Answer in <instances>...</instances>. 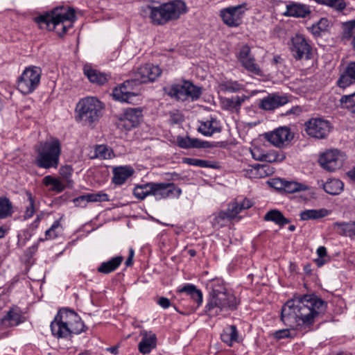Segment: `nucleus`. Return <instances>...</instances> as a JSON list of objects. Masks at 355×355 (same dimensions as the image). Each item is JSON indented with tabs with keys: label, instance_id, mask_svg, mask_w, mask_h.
Segmentation results:
<instances>
[{
	"label": "nucleus",
	"instance_id": "052dcab7",
	"mask_svg": "<svg viewBox=\"0 0 355 355\" xmlns=\"http://www.w3.org/2000/svg\"><path fill=\"white\" fill-rule=\"evenodd\" d=\"M98 196H100L97 194L88 193L87 195H82L78 197H76L73 200H98Z\"/></svg>",
	"mask_w": 355,
	"mask_h": 355
},
{
	"label": "nucleus",
	"instance_id": "13d9d810",
	"mask_svg": "<svg viewBox=\"0 0 355 355\" xmlns=\"http://www.w3.org/2000/svg\"><path fill=\"white\" fill-rule=\"evenodd\" d=\"M274 336L277 339L291 337L290 331L288 329L278 330L275 332Z\"/></svg>",
	"mask_w": 355,
	"mask_h": 355
},
{
	"label": "nucleus",
	"instance_id": "603ef678",
	"mask_svg": "<svg viewBox=\"0 0 355 355\" xmlns=\"http://www.w3.org/2000/svg\"><path fill=\"white\" fill-rule=\"evenodd\" d=\"M355 29V20L346 21L343 24V31L342 32V39L349 40L353 35V31Z\"/></svg>",
	"mask_w": 355,
	"mask_h": 355
},
{
	"label": "nucleus",
	"instance_id": "f704fd0d",
	"mask_svg": "<svg viewBox=\"0 0 355 355\" xmlns=\"http://www.w3.org/2000/svg\"><path fill=\"white\" fill-rule=\"evenodd\" d=\"M123 260L122 256H117L111 259L101 263L97 270L98 272L103 274H109L116 270L121 265Z\"/></svg>",
	"mask_w": 355,
	"mask_h": 355
},
{
	"label": "nucleus",
	"instance_id": "7ed1b4c3",
	"mask_svg": "<svg viewBox=\"0 0 355 355\" xmlns=\"http://www.w3.org/2000/svg\"><path fill=\"white\" fill-rule=\"evenodd\" d=\"M86 329L80 317L73 310L67 308L60 309L51 323L52 334L57 338H68Z\"/></svg>",
	"mask_w": 355,
	"mask_h": 355
},
{
	"label": "nucleus",
	"instance_id": "c03bdc74",
	"mask_svg": "<svg viewBox=\"0 0 355 355\" xmlns=\"http://www.w3.org/2000/svg\"><path fill=\"white\" fill-rule=\"evenodd\" d=\"M340 106L355 113V92L349 95H344L340 99Z\"/></svg>",
	"mask_w": 355,
	"mask_h": 355
},
{
	"label": "nucleus",
	"instance_id": "0e129e2a",
	"mask_svg": "<svg viewBox=\"0 0 355 355\" xmlns=\"http://www.w3.org/2000/svg\"><path fill=\"white\" fill-rule=\"evenodd\" d=\"M282 61H283L282 58L279 55H276L273 57V58L272 60V64H280L282 62Z\"/></svg>",
	"mask_w": 355,
	"mask_h": 355
},
{
	"label": "nucleus",
	"instance_id": "338daca9",
	"mask_svg": "<svg viewBox=\"0 0 355 355\" xmlns=\"http://www.w3.org/2000/svg\"><path fill=\"white\" fill-rule=\"evenodd\" d=\"M107 350L108 352H110L112 354H117L119 351H118V347L117 346H114V347H108L107 348Z\"/></svg>",
	"mask_w": 355,
	"mask_h": 355
},
{
	"label": "nucleus",
	"instance_id": "b1692460",
	"mask_svg": "<svg viewBox=\"0 0 355 355\" xmlns=\"http://www.w3.org/2000/svg\"><path fill=\"white\" fill-rule=\"evenodd\" d=\"M141 335L142 338L138 345L139 350L143 354H148L156 347V335L151 331H142Z\"/></svg>",
	"mask_w": 355,
	"mask_h": 355
},
{
	"label": "nucleus",
	"instance_id": "1a4fd4ad",
	"mask_svg": "<svg viewBox=\"0 0 355 355\" xmlns=\"http://www.w3.org/2000/svg\"><path fill=\"white\" fill-rule=\"evenodd\" d=\"M41 76L40 67L36 66L26 67L17 79V89L23 95L33 93L40 84Z\"/></svg>",
	"mask_w": 355,
	"mask_h": 355
},
{
	"label": "nucleus",
	"instance_id": "680f3d73",
	"mask_svg": "<svg viewBox=\"0 0 355 355\" xmlns=\"http://www.w3.org/2000/svg\"><path fill=\"white\" fill-rule=\"evenodd\" d=\"M317 254L318 255V257H323L324 258L327 256V249L324 246H320L317 250Z\"/></svg>",
	"mask_w": 355,
	"mask_h": 355
},
{
	"label": "nucleus",
	"instance_id": "4468645a",
	"mask_svg": "<svg viewBox=\"0 0 355 355\" xmlns=\"http://www.w3.org/2000/svg\"><path fill=\"white\" fill-rule=\"evenodd\" d=\"M264 137L273 146L282 148L289 145L294 135L289 128L282 126L275 129L272 132L265 133Z\"/></svg>",
	"mask_w": 355,
	"mask_h": 355
},
{
	"label": "nucleus",
	"instance_id": "4c0bfd02",
	"mask_svg": "<svg viewBox=\"0 0 355 355\" xmlns=\"http://www.w3.org/2000/svg\"><path fill=\"white\" fill-rule=\"evenodd\" d=\"M43 183L49 190L56 193L62 192L67 187L63 181L51 175L45 176L43 179Z\"/></svg>",
	"mask_w": 355,
	"mask_h": 355
},
{
	"label": "nucleus",
	"instance_id": "69168bd1",
	"mask_svg": "<svg viewBox=\"0 0 355 355\" xmlns=\"http://www.w3.org/2000/svg\"><path fill=\"white\" fill-rule=\"evenodd\" d=\"M315 262L318 266L320 267L326 263V261L324 259L323 257H318L315 259Z\"/></svg>",
	"mask_w": 355,
	"mask_h": 355
},
{
	"label": "nucleus",
	"instance_id": "c85d7f7f",
	"mask_svg": "<svg viewBox=\"0 0 355 355\" xmlns=\"http://www.w3.org/2000/svg\"><path fill=\"white\" fill-rule=\"evenodd\" d=\"M248 171L250 178H263L273 173L274 169L268 164H256L250 165Z\"/></svg>",
	"mask_w": 355,
	"mask_h": 355
},
{
	"label": "nucleus",
	"instance_id": "f3484780",
	"mask_svg": "<svg viewBox=\"0 0 355 355\" xmlns=\"http://www.w3.org/2000/svg\"><path fill=\"white\" fill-rule=\"evenodd\" d=\"M162 5L168 22L179 19L187 11L185 3L181 0H173Z\"/></svg>",
	"mask_w": 355,
	"mask_h": 355
},
{
	"label": "nucleus",
	"instance_id": "0eeeda50",
	"mask_svg": "<svg viewBox=\"0 0 355 355\" xmlns=\"http://www.w3.org/2000/svg\"><path fill=\"white\" fill-rule=\"evenodd\" d=\"M103 109V104L96 97H85L76 105V119L84 125H92L101 117Z\"/></svg>",
	"mask_w": 355,
	"mask_h": 355
},
{
	"label": "nucleus",
	"instance_id": "774afa93",
	"mask_svg": "<svg viewBox=\"0 0 355 355\" xmlns=\"http://www.w3.org/2000/svg\"><path fill=\"white\" fill-rule=\"evenodd\" d=\"M348 176L355 181V166L347 173Z\"/></svg>",
	"mask_w": 355,
	"mask_h": 355
},
{
	"label": "nucleus",
	"instance_id": "72a5a7b5",
	"mask_svg": "<svg viewBox=\"0 0 355 355\" xmlns=\"http://www.w3.org/2000/svg\"><path fill=\"white\" fill-rule=\"evenodd\" d=\"M251 201H232L228 205L227 213L232 219L235 218L243 210L252 207Z\"/></svg>",
	"mask_w": 355,
	"mask_h": 355
},
{
	"label": "nucleus",
	"instance_id": "2f4dec72",
	"mask_svg": "<svg viewBox=\"0 0 355 355\" xmlns=\"http://www.w3.org/2000/svg\"><path fill=\"white\" fill-rule=\"evenodd\" d=\"M252 154L255 159L270 163L282 162L286 158L284 153L282 150H270L259 156H257L256 151H252Z\"/></svg>",
	"mask_w": 355,
	"mask_h": 355
},
{
	"label": "nucleus",
	"instance_id": "5701e85b",
	"mask_svg": "<svg viewBox=\"0 0 355 355\" xmlns=\"http://www.w3.org/2000/svg\"><path fill=\"white\" fill-rule=\"evenodd\" d=\"M354 83H355V61L348 63L337 80L338 86L343 89Z\"/></svg>",
	"mask_w": 355,
	"mask_h": 355
},
{
	"label": "nucleus",
	"instance_id": "393cba45",
	"mask_svg": "<svg viewBox=\"0 0 355 355\" xmlns=\"http://www.w3.org/2000/svg\"><path fill=\"white\" fill-rule=\"evenodd\" d=\"M146 10L149 12V17L153 25L163 26L168 23L162 4L158 6L148 5Z\"/></svg>",
	"mask_w": 355,
	"mask_h": 355
},
{
	"label": "nucleus",
	"instance_id": "c9c22d12",
	"mask_svg": "<svg viewBox=\"0 0 355 355\" xmlns=\"http://www.w3.org/2000/svg\"><path fill=\"white\" fill-rule=\"evenodd\" d=\"M223 342L228 346H232L234 343H239V334L235 325H230L223 329L220 335Z\"/></svg>",
	"mask_w": 355,
	"mask_h": 355
},
{
	"label": "nucleus",
	"instance_id": "9b49d317",
	"mask_svg": "<svg viewBox=\"0 0 355 355\" xmlns=\"http://www.w3.org/2000/svg\"><path fill=\"white\" fill-rule=\"evenodd\" d=\"M247 10L246 3L229 6L220 10V17L227 26L238 27L242 24L243 15Z\"/></svg>",
	"mask_w": 355,
	"mask_h": 355
},
{
	"label": "nucleus",
	"instance_id": "ddd939ff",
	"mask_svg": "<svg viewBox=\"0 0 355 355\" xmlns=\"http://www.w3.org/2000/svg\"><path fill=\"white\" fill-rule=\"evenodd\" d=\"M236 58L241 66L249 73L256 76H262L263 72L259 65L256 62L254 56L251 53L250 46L243 45L236 53Z\"/></svg>",
	"mask_w": 355,
	"mask_h": 355
},
{
	"label": "nucleus",
	"instance_id": "79ce46f5",
	"mask_svg": "<svg viewBox=\"0 0 355 355\" xmlns=\"http://www.w3.org/2000/svg\"><path fill=\"white\" fill-rule=\"evenodd\" d=\"M343 183L338 179H330L323 185L325 192L335 196L339 194L343 189Z\"/></svg>",
	"mask_w": 355,
	"mask_h": 355
},
{
	"label": "nucleus",
	"instance_id": "f257e3e1",
	"mask_svg": "<svg viewBox=\"0 0 355 355\" xmlns=\"http://www.w3.org/2000/svg\"><path fill=\"white\" fill-rule=\"evenodd\" d=\"M326 307V302L315 295H300L287 301L282 309L281 320L292 329H309Z\"/></svg>",
	"mask_w": 355,
	"mask_h": 355
},
{
	"label": "nucleus",
	"instance_id": "20e7f679",
	"mask_svg": "<svg viewBox=\"0 0 355 355\" xmlns=\"http://www.w3.org/2000/svg\"><path fill=\"white\" fill-rule=\"evenodd\" d=\"M75 11L71 8L57 7L50 12L35 17V21L42 29L52 31L61 25L62 32H58L60 37L67 33L76 21Z\"/></svg>",
	"mask_w": 355,
	"mask_h": 355
},
{
	"label": "nucleus",
	"instance_id": "9d476101",
	"mask_svg": "<svg viewBox=\"0 0 355 355\" xmlns=\"http://www.w3.org/2000/svg\"><path fill=\"white\" fill-rule=\"evenodd\" d=\"M289 49L296 60H309L312 58V47L302 34H296L292 37Z\"/></svg>",
	"mask_w": 355,
	"mask_h": 355
},
{
	"label": "nucleus",
	"instance_id": "aec40b11",
	"mask_svg": "<svg viewBox=\"0 0 355 355\" xmlns=\"http://www.w3.org/2000/svg\"><path fill=\"white\" fill-rule=\"evenodd\" d=\"M83 73L90 83L98 85H105L111 78L110 75L94 69L90 64H85Z\"/></svg>",
	"mask_w": 355,
	"mask_h": 355
},
{
	"label": "nucleus",
	"instance_id": "58836bf2",
	"mask_svg": "<svg viewBox=\"0 0 355 355\" xmlns=\"http://www.w3.org/2000/svg\"><path fill=\"white\" fill-rule=\"evenodd\" d=\"M329 26V20L326 17H322L316 23L312 24L309 29L315 37H320L322 33L328 32Z\"/></svg>",
	"mask_w": 355,
	"mask_h": 355
},
{
	"label": "nucleus",
	"instance_id": "864d4df0",
	"mask_svg": "<svg viewBox=\"0 0 355 355\" xmlns=\"http://www.w3.org/2000/svg\"><path fill=\"white\" fill-rule=\"evenodd\" d=\"M60 226V221L59 220H55L53 223L51 227L45 232V238L44 239H41L40 241H44L45 240L52 239L56 238L58 236V232H56V230Z\"/></svg>",
	"mask_w": 355,
	"mask_h": 355
},
{
	"label": "nucleus",
	"instance_id": "37998d69",
	"mask_svg": "<svg viewBox=\"0 0 355 355\" xmlns=\"http://www.w3.org/2000/svg\"><path fill=\"white\" fill-rule=\"evenodd\" d=\"M114 157V152L111 148L107 145L101 144L94 146V155L92 158L101 159H111Z\"/></svg>",
	"mask_w": 355,
	"mask_h": 355
},
{
	"label": "nucleus",
	"instance_id": "473e14b6",
	"mask_svg": "<svg viewBox=\"0 0 355 355\" xmlns=\"http://www.w3.org/2000/svg\"><path fill=\"white\" fill-rule=\"evenodd\" d=\"M248 98L245 95L225 98L222 101V106L225 110L238 112L242 103Z\"/></svg>",
	"mask_w": 355,
	"mask_h": 355
},
{
	"label": "nucleus",
	"instance_id": "4be33fe9",
	"mask_svg": "<svg viewBox=\"0 0 355 355\" xmlns=\"http://www.w3.org/2000/svg\"><path fill=\"white\" fill-rule=\"evenodd\" d=\"M288 101L286 96L270 94L261 101L259 107L265 110H272L286 104Z\"/></svg>",
	"mask_w": 355,
	"mask_h": 355
},
{
	"label": "nucleus",
	"instance_id": "09e8293b",
	"mask_svg": "<svg viewBox=\"0 0 355 355\" xmlns=\"http://www.w3.org/2000/svg\"><path fill=\"white\" fill-rule=\"evenodd\" d=\"M222 91L227 92H237L243 89V85L237 81L227 80L220 85Z\"/></svg>",
	"mask_w": 355,
	"mask_h": 355
},
{
	"label": "nucleus",
	"instance_id": "3c124183",
	"mask_svg": "<svg viewBox=\"0 0 355 355\" xmlns=\"http://www.w3.org/2000/svg\"><path fill=\"white\" fill-rule=\"evenodd\" d=\"M182 162L190 166H195L200 168H207L211 166L209 161L197 158L184 157L182 159Z\"/></svg>",
	"mask_w": 355,
	"mask_h": 355
},
{
	"label": "nucleus",
	"instance_id": "5fc2aeb1",
	"mask_svg": "<svg viewBox=\"0 0 355 355\" xmlns=\"http://www.w3.org/2000/svg\"><path fill=\"white\" fill-rule=\"evenodd\" d=\"M285 179L277 178H271L267 181L269 186L272 188H274L275 190L279 191H284V185H285Z\"/></svg>",
	"mask_w": 355,
	"mask_h": 355
},
{
	"label": "nucleus",
	"instance_id": "2eb2a0df",
	"mask_svg": "<svg viewBox=\"0 0 355 355\" xmlns=\"http://www.w3.org/2000/svg\"><path fill=\"white\" fill-rule=\"evenodd\" d=\"M343 156L338 150L331 149L322 153L318 162L324 169L333 172L343 166Z\"/></svg>",
	"mask_w": 355,
	"mask_h": 355
},
{
	"label": "nucleus",
	"instance_id": "423d86ee",
	"mask_svg": "<svg viewBox=\"0 0 355 355\" xmlns=\"http://www.w3.org/2000/svg\"><path fill=\"white\" fill-rule=\"evenodd\" d=\"M181 192V189L173 183L153 182L137 184L133 189L134 196L139 200H144L150 196L162 198H178Z\"/></svg>",
	"mask_w": 355,
	"mask_h": 355
},
{
	"label": "nucleus",
	"instance_id": "e433bc0d",
	"mask_svg": "<svg viewBox=\"0 0 355 355\" xmlns=\"http://www.w3.org/2000/svg\"><path fill=\"white\" fill-rule=\"evenodd\" d=\"M263 219L266 221H272L275 224L283 227L290 223V220L285 218L284 215L277 209H272L268 211L263 216Z\"/></svg>",
	"mask_w": 355,
	"mask_h": 355
},
{
	"label": "nucleus",
	"instance_id": "bb28decb",
	"mask_svg": "<svg viewBox=\"0 0 355 355\" xmlns=\"http://www.w3.org/2000/svg\"><path fill=\"white\" fill-rule=\"evenodd\" d=\"M198 130L205 136H211L214 133L220 132L221 126L216 118L210 117V119L200 122Z\"/></svg>",
	"mask_w": 355,
	"mask_h": 355
},
{
	"label": "nucleus",
	"instance_id": "de8ad7c7",
	"mask_svg": "<svg viewBox=\"0 0 355 355\" xmlns=\"http://www.w3.org/2000/svg\"><path fill=\"white\" fill-rule=\"evenodd\" d=\"M198 142V139L191 138L189 137H178L177 138V144L179 147L182 148H196L198 144L196 143Z\"/></svg>",
	"mask_w": 355,
	"mask_h": 355
},
{
	"label": "nucleus",
	"instance_id": "a18cd8bd",
	"mask_svg": "<svg viewBox=\"0 0 355 355\" xmlns=\"http://www.w3.org/2000/svg\"><path fill=\"white\" fill-rule=\"evenodd\" d=\"M73 169L70 165H65L60 168V174L63 179V182L67 184V187H73V180L71 175L73 174Z\"/></svg>",
	"mask_w": 355,
	"mask_h": 355
},
{
	"label": "nucleus",
	"instance_id": "8fccbe9b",
	"mask_svg": "<svg viewBox=\"0 0 355 355\" xmlns=\"http://www.w3.org/2000/svg\"><path fill=\"white\" fill-rule=\"evenodd\" d=\"M13 213V206L10 201H0V219L11 216Z\"/></svg>",
	"mask_w": 355,
	"mask_h": 355
},
{
	"label": "nucleus",
	"instance_id": "39448f33",
	"mask_svg": "<svg viewBox=\"0 0 355 355\" xmlns=\"http://www.w3.org/2000/svg\"><path fill=\"white\" fill-rule=\"evenodd\" d=\"M239 303L234 294L227 292L224 286H217L210 292L205 311L209 315H216L235 310Z\"/></svg>",
	"mask_w": 355,
	"mask_h": 355
},
{
	"label": "nucleus",
	"instance_id": "a19ab883",
	"mask_svg": "<svg viewBox=\"0 0 355 355\" xmlns=\"http://www.w3.org/2000/svg\"><path fill=\"white\" fill-rule=\"evenodd\" d=\"M202 88L193 85L191 81H187V87L185 89V101H196L200 98L202 94Z\"/></svg>",
	"mask_w": 355,
	"mask_h": 355
},
{
	"label": "nucleus",
	"instance_id": "6e6d98bb",
	"mask_svg": "<svg viewBox=\"0 0 355 355\" xmlns=\"http://www.w3.org/2000/svg\"><path fill=\"white\" fill-rule=\"evenodd\" d=\"M35 201H31L29 205L26 207L24 214V218L25 220L31 218L36 211V208L34 204Z\"/></svg>",
	"mask_w": 355,
	"mask_h": 355
},
{
	"label": "nucleus",
	"instance_id": "6e6552de",
	"mask_svg": "<svg viewBox=\"0 0 355 355\" xmlns=\"http://www.w3.org/2000/svg\"><path fill=\"white\" fill-rule=\"evenodd\" d=\"M60 153V141L58 139H53L51 141L41 145L34 163L40 168H56L59 164Z\"/></svg>",
	"mask_w": 355,
	"mask_h": 355
},
{
	"label": "nucleus",
	"instance_id": "f03ea898",
	"mask_svg": "<svg viewBox=\"0 0 355 355\" xmlns=\"http://www.w3.org/2000/svg\"><path fill=\"white\" fill-rule=\"evenodd\" d=\"M161 74L162 70L157 65L148 63L141 66L135 73L134 78L124 81L113 89V98L130 103L132 98L136 96L134 92L136 87L142 83L154 82Z\"/></svg>",
	"mask_w": 355,
	"mask_h": 355
},
{
	"label": "nucleus",
	"instance_id": "dca6fc26",
	"mask_svg": "<svg viewBox=\"0 0 355 355\" xmlns=\"http://www.w3.org/2000/svg\"><path fill=\"white\" fill-rule=\"evenodd\" d=\"M317 189L307 185L295 182L286 180L283 192L287 193H298L302 200L316 198Z\"/></svg>",
	"mask_w": 355,
	"mask_h": 355
},
{
	"label": "nucleus",
	"instance_id": "f8f14e48",
	"mask_svg": "<svg viewBox=\"0 0 355 355\" xmlns=\"http://www.w3.org/2000/svg\"><path fill=\"white\" fill-rule=\"evenodd\" d=\"M332 129L331 123L322 118H311L305 123V131L311 137L322 139L328 137Z\"/></svg>",
	"mask_w": 355,
	"mask_h": 355
},
{
	"label": "nucleus",
	"instance_id": "e2e57ef3",
	"mask_svg": "<svg viewBox=\"0 0 355 355\" xmlns=\"http://www.w3.org/2000/svg\"><path fill=\"white\" fill-rule=\"evenodd\" d=\"M44 216V213L43 212H41L40 214H38L36 217V218L35 219L33 225H35V227H37L39 223L40 222V220L43 218Z\"/></svg>",
	"mask_w": 355,
	"mask_h": 355
},
{
	"label": "nucleus",
	"instance_id": "a878e982",
	"mask_svg": "<svg viewBox=\"0 0 355 355\" xmlns=\"http://www.w3.org/2000/svg\"><path fill=\"white\" fill-rule=\"evenodd\" d=\"M187 81L183 80L182 84H173L164 87V92L166 94L176 101H185V89L187 87Z\"/></svg>",
	"mask_w": 355,
	"mask_h": 355
},
{
	"label": "nucleus",
	"instance_id": "4d7b16f0",
	"mask_svg": "<svg viewBox=\"0 0 355 355\" xmlns=\"http://www.w3.org/2000/svg\"><path fill=\"white\" fill-rule=\"evenodd\" d=\"M196 144H198V146H196V148H211L215 146H225V142H219L218 145H214L209 141H201L200 139H198V142H197Z\"/></svg>",
	"mask_w": 355,
	"mask_h": 355
},
{
	"label": "nucleus",
	"instance_id": "cd10ccee",
	"mask_svg": "<svg viewBox=\"0 0 355 355\" xmlns=\"http://www.w3.org/2000/svg\"><path fill=\"white\" fill-rule=\"evenodd\" d=\"M134 170L131 166H118L113 169L112 182L117 185L123 184L126 180L132 175Z\"/></svg>",
	"mask_w": 355,
	"mask_h": 355
},
{
	"label": "nucleus",
	"instance_id": "49530a36",
	"mask_svg": "<svg viewBox=\"0 0 355 355\" xmlns=\"http://www.w3.org/2000/svg\"><path fill=\"white\" fill-rule=\"evenodd\" d=\"M232 220L227 211H221L216 214L213 219V226L221 227L225 226L228 221Z\"/></svg>",
	"mask_w": 355,
	"mask_h": 355
},
{
	"label": "nucleus",
	"instance_id": "412c9836",
	"mask_svg": "<svg viewBox=\"0 0 355 355\" xmlns=\"http://www.w3.org/2000/svg\"><path fill=\"white\" fill-rule=\"evenodd\" d=\"M24 321L20 311L17 309H10L1 319L0 327L6 329L11 327L17 326Z\"/></svg>",
	"mask_w": 355,
	"mask_h": 355
},
{
	"label": "nucleus",
	"instance_id": "7c9ffc66",
	"mask_svg": "<svg viewBox=\"0 0 355 355\" xmlns=\"http://www.w3.org/2000/svg\"><path fill=\"white\" fill-rule=\"evenodd\" d=\"M180 293H184L189 297L193 302L197 304V306L201 305L202 302V293L200 290L191 284H187L179 288L178 291Z\"/></svg>",
	"mask_w": 355,
	"mask_h": 355
},
{
	"label": "nucleus",
	"instance_id": "c756f323",
	"mask_svg": "<svg viewBox=\"0 0 355 355\" xmlns=\"http://www.w3.org/2000/svg\"><path fill=\"white\" fill-rule=\"evenodd\" d=\"M333 226L338 234L355 240V221L336 222Z\"/></svg>",
	"mask_w": 355,
	"mask_h": 355
},
{
	"label": "nucleus",
	"instance_id": "6ab92c4d",
	"mask_svg": "<svg viewBox=\"0 0 355 355\" xmlns=\"http://www.w3.org/2000/svg\"><path fill=\"white\" fill-rule=\"evenodd\" d=\"M284 15L295 18H306L311 14V6L295 1H288Z\"/></svg>",
	"mask_w": 355,
	"mask_h": 355
},
{
	"label": "nucleus",
	"instance_id": "ea45409f",
	"mask_svg": "<svg viewBox=\"0 0 355 355\" xmlns=\"http://www.w3.org/2000/svg\"><path fill=\"white\" fill-rule=\"evenodd\" d=\"M330 213L331 211L326 209H307L301 212L300 218L303 220L319 219L328 216Z\"/></svg>",
	"mask_w": 355,
	"mask_h": 355
},
{
	"label": "nucleus",
	"instance_id": "a211bd4d",
	"mask_svg": "<svg viewBox=\"0 0 355 355\" xmlns=\"http://www.w3.org/2000/svg\"><path fill=\"white\" fill-rule=\"evenodd\" d=\"M141 116L142 110L140 107L128 108L120 120V125L125 130H130L139 123Z\"/></svg>",
	"mask_w": 355,
	"mask_h": 355
},
{
	"label": "nucleus",
	"instance_id": "bf43d9fd",
	"mask_svg": "<svg viewBox=\"0 0 355 355\" xmlns=\"http://www.w3.org/2000/svg\"><path fill=\"white\" fill-rule=\"evenodd\" d=\"M157 304L163 309H167L171 306L170 300L164 297H161L157 300Z\"/></svg>",
	"mask_w": 355,
	"mask_h": 355
}]
</instances>
